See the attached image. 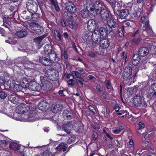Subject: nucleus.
Wrapping results in <instances>:
<instances>
[{"instance_id":"23","label":"nucleus","mask_w":156,"mask_h":156,"mask_svg":"<svg viewBox=\"0 0 156 156\" xmlns=\"http://www.w3.org/2000/svg\"><path fill=\"white\" fill-rule=\"evenodd\" d=\"M93 33L90 31H87L85 32L83 37V39L84 41H90L92 39Z\"/></svg>"},{"instance_id":"34","label":"nucleus","mask_w":156,"mask_h":156,"mask_svg":"<svg viewBox=\"0 0 156 156\" xmlns=\"http://www.w3.org/2000/svg\"><path fill=\"white\" fill-rule=\"evenodd\" d=\"M20 145L14 142H11L10 143L9 147L11 149L15 151L18 150L20 148Z\"/></svg>"},{"instance_id":"18","label":"nucleus","mask_w":156,"mask_h":156,"mask_svg":"<svg viewBox=\"0 0 156 156\" xmlns=\"http://www.w3.org/2000/svg\"><path fill=\"white\" fill-rule=\"evenodd\" d=\"M72 125L70 122H69L63 124L62 128L68 134H70L71 133Z\"/></svg>"},{"instance_id":"15","label":"nucleus","mask_w":156,"mask_h":156,"mask_svg":"<svg viewBox=\"0 0 156 156\" xmlns=\"http://www.w3.org/2000/svg\"><path fill=\"white\" fill-rule=\"evenodd\" d=\"M3 23L2 26L10 30L11 28V25L10 18L8 16H3Z\"/></svg>"},{"instance_id":"42","label":"nucleus","mask_w":156,"mask_h":156,"mask_svg":"<svg viewBox=\"0 0 156 156\" xmlns=\"http://www.w3.org/2000/svg\"><path fill=\"white\" fill-rule=\"evenodd\" d=\"M42 41V38L40 37H35L34 39V41L39 47L41 46V43Z\"/></svg>"},{"instance_id":"40","label":"nucleus","mask_w":156,"mask_h":156,"mask_svg":"<svg viewBox=\"0 0 156 156\" xmlns=\"http://www.w3.org/2000/svg\"><path fill=\"white\" fill-rule=\"evenodd\" d=\"M12 83L11 80H8L6 81L4 83V87L6 89H9L11 88Z\"/></svg>"},{"instance_id":"50","label":"nucleus","mask_w":156,"mask_h":156,"mask_svg":"<svg viewBox=\"0 0 156 156\" xmlns=\"http://www.w3.org/2000/svg\"><path fill=\"white\" fill-rule=\"evenodd\" d=\"M141 33H142V29H138L133 34L132 36L133 37L137 36L139 37V35Z\"/></svg>"},{"instance_id":"3","label":"nucleus","mask_w":156,"mask_h":156,"mask_svg":"<svg viewBox=\"0 0 156 156\" xmlns=\"http://www.w3.org/2000/svg\"><path fill=\"white\" fill-rule=\"evenodd\" d=\"M133 105L135 106L140 107L141 108H146L147 104L141 97L138 95H136L133 99Z\"/></svg>"},{"instance_id":"27","label":"nucleus","mask_w":156,"mask_h":156,"mask_svg":"<svg viewBox=\"0 0 156 156\" xmlns=\"http://www.w3.org/2000/svg\"><path fill=\"white\" fill-rule=\"evenodd\" d=\"M39 61L43 65L46 66H49V63L51 62L48 58L45 57H40L39 59Z\"/></svg>"},{"instance_id":"55","label":"nucleus","mask_w":156,"mask_h":156,"mask_svg":"<svg viewBox=\"0 0 156 156\" xmlns=\"http://www.w3.org/2000/svg\"><path fill=\"white\" fill-rule=\"evenodd\" d=\"M76 70L79 72L80 73H81V75H83L85 73V71L83 68H77L76 69Z\"/></svg>"},{"instance_id":"7","label":"nucleus","mask_w":156,"mask_h":156,"mask_svg":"<svg viewBox=\"0 0 156 156\" xmlns=\"http://www.w3.org/2000/svg\"><path fill=\"white\" fill-rule=\"evenodd\" d=\"M30 109L29 107L25 104H21L17 106L16 109V113L14 114L16 115L17 113L19 114L23 113Z\"/></svg>"},{"instance_id":"29","label":"nucleus","mask_w":156,"mask_h":156,"mask_svg":"<svg viewBox=\"0 0 156 156\" xmlns=\"http://www.w3.org/2000/svg\"><path fill=\"white\" fill-rule=\"evenodd\" d=\"M107 25L109 27V29H112L116 27L117 26V23L115 21L113 20H108L107 21Z\"/></svg>"},{"instance_id":"36","label":"nucleus","mask_w":156,"mask_h":156,"mask_svg":"<svg viewBox=\"0 0 156 156\" xmlns=\"http://www.w3.org/2000/svg\"><path fill=\"white\" fill-rule=\"evenodd\" d=\"M34 31L36 34H41L43 33L44 29L42 26L38 24Z\"/></svg>"},{"instance_id":"46","label":"nucleus","mask_w":156,"mask_h":156,"mask_svg":"<svg viewBox=\"0 0 156 156\" xmlns=\"http://www.w3.org/2000/svg\"><path fill=\"white\" fill-rule=\"evenodd\" d=\"M22 88H23L21 85H16L14 88V90L16 92L21 91Z\"/></svg>"},{"instance_id":"53","label":"nucleus","mask_w":156,"mask_h":156,"mask_svg":"<svg viewBox=\"0 0 156 156\" xmlns=\"http://www.w3.org/2000/svg\"><path fill=\"white\" fill-rule=\"evenodd\" d=\"M51 154V153L48 150L45 151L42 154V155L43 156H50Z\"/></svg>"},{"instance_id":"43","label":"nucleus","mask_w":156,"mask_h":156,"mask_svg":"<svg viewBox=\"0 0 156 156\" xmlns=\"http://www.w3.org/2000/svg\"><path fill=\"white\" fill-rule=\"evenodd\" d=\"M38 25V23L35 22H31L29 23L28 27L30 29L34 31Z\"/></svg>"},{"instance_id":"13","label":"nucleus","mask_w":156,"mask_h":156,"mask_svg":"<svg viewBox=\"0 0 156 156\" xmlns=\"http://www.w3.org/2000/svg\"><path fill=\"white\" fill-rule=\"evenodd\" d=\"M37 113L34 111H30L27 115V118L26 120V121L33 122L35 121L37 119L35 118V116L36 115Z\"/></svg>"},{"instance_id":"5","label":"nucleus","mask_w":156,"mask_h":156,"mask_svg":"<svg viewBox=\"0 0 156 156\" xmlns=\"http://www.w3.org/2000/svg\"><path fill=\"white\" fill-rule=\"evenodd\" d=\"M46 76L50 80L52 81H56L58 78L59 73L54 69H48L45 72Z\"/></svg>"},{"instance_id":"47","label":"nucleus","mask_w":156,"mask_h":156,"mask_svg":"<svg viewBox=\"0 0 156 156\" xmlns=\"http://www.w3.org/2000/svg\"><path fill=\"white\" fill-rule=\"evenodd\" d=\"M120 55L121 56V58H122V62H123L124 61L125 63L126 61L127 58V55L126 54H125V52L124 51H122L120 54Z\"/></svg>"},{"instance_id":"39","label":"nucleus","mask_w":156,"mask_h":156,"mask_svg":"<svg viewBox=\"0 0 156 156\" xmlns=\"http://www.w3.org/2000/svg\"><path fill=\"white\" fill-rule=\"evenodd\" d=\"M141 22L144 24V26H146L149 24V20L147 16H142L141 18Z\"/></svg>"},{"instance_id":"12","label":"nucleus","mask_w":156,"mask_h":156,"mask_svg":"<svg viewBox=\"0 0 156 156\" xmlns=\"http://www.w3.org/2000/svg\"><path fill=\"white\" fill-rule=\"evenodd\" d=\"M15 35L19 38H22L28 35V32L26 29L22 28L17 31Z\"/></svg>"},{"instance_id":"9","label":"nucleus","mask_w":156,"mask_h":156,"mask_svg":"<svg viewBox=\"0 0 156 156\" xmlns=\"http://www.w3.org/2000/svg\"><path fill=\"white\" fill-rule=\"evenodd\" d=\"M38 108L41 111H45L49 108V104L46 100H41L38 105Z\"/></svg>"},{"instance_id":"4","label":"nucleus","mask_w":156,"mask_h":156,"mask_svg":"<svg viewBox=\"0 0 156 156\" xmlns=\"http://www.w3.org/2000/svg\"><path fill=\"white\" fill-rule=\"evenodd\" d=\"M96 31L101 36L103 37L107 36L109 38H111L114 34L113 29H108L107 27H100L99 29Z\"/></svg>"},{"instance_id":"22","label":"nucleus","mask_w":156,"mask_h":156,"mask_svg":"<svg viewBox=\"0 0 156 156\" xmlns=\"http://www.w3.org/2000/svg\"><path fill=\"white\" fill-rule=\"evenodd\" d=\"M63 106L62 105L57 104L52 105L51 108V110L54 113H57L62 110Z\"/></svg>"},{"instance_id":"16","label":"nucleus","mask_w":156,"mask_h":156,"mask_svg":"<svg viewBox=\"0 0 156 156\" xmlns=\"http://www.w3.org/2000/svg\"><path fill=\"white\" fill-rule=\"evenodd\" d=\"M101 36L100 34L96 31H95L94 33H93L92 40L93 42L95 44L99 43L100 41V40L101 39Z\"/></svg>"},{"instance_id":"64","label":"nucleus","mask_w":156,"mask_h":156,"mask_svg":"<svg viewBox=\"0 0 156 156\" xmlns=\"http://www.w3.org/2000/svg\"><path fill=\"white\" fill-rule=\"evenodd\" d=\"M140 12H134L133 13V15L134 17H139L140 16Z\"/></svg>"},{"instance_id":"20","label":"nucleus","mask_w":156,"mask_h":156,"mask_svg":"<svg viewBox=\"0 0 156 156\" xmlns=\"http://www.w3.org/2000/svg\"><path fill=\"white\" fill-rule=\"evenodd\" d=\"M148 94L152 98L156 95V83H154L152 84L150 88Z\"/></svg>"},{"instance_id":"61","label":"nucleus","mask_w":156,"mask_h":156,"mask_svg":"<svg viewBox=\"0 0 156 156\" xmlns=\"http://www.w3.org/2000/svg\"><path fill=\"white\" fill-rule=\"evenodd\" d=\"M73 22L72 21V20L71 19L68 20V24L69 25V27L72 29H73L74 28V27H75V25L74 26L71 25Z\"/></svg>"},{"instance_id":"31","label":"nucleus","mask_w":156,"mask_h":156,"mask_svg":"<svg viewBox=\"0 0 156 156\" xmlns=\"http://www.w3.org/2000/svg\"><path fill=\"white\" fill-rule=\"evenodd\" d=\"M67 146L66 144L62 143L56 147L55 149L57 151L62 150L63 151H66Z\"/></svg>"},{"instance_id":"63","label":"nucleus","mask_w":156,"mask_h":156,"mask_svg":"<svg viewBox=\"0 0 156 156\" xmlns=\"http://www.w3.org/2000/svg\"><path fill=\"white\" fill-rule=\"evenodd\" d=\"M76 82L77 85L79 86L80 87H82L83 86V83L80 80H76Z\"/></svg>"},{"instance_id":"1","label":"nucleus","mask_w":156,"mask_h":156,"mask_svg":"<svg viewBox=\"0 0 156 156\" xmlns=\"http://www.w3.org/2000/svg\"><path fill=\"white\" fill-rule=\"evenodd\" d=\"M103 5V3L99 1H97L93 4L90 1H88L86 4V9L90 10V14L94 17L99 13L100 11L98 12L102 9Z\"/></svg>"},{"instance_id":"21","label":"nucleus","mask_w":156,"mask_h":156,"mask_svg":"<svg viewBox=\"0 0 156 156\" xmlns=\"http://www.w3.org/2000/svg\"><path fill=\"white\" fill-rule=\"evenodd\" d=\"M8 98L9 101L14 104H17L18 103L19 98L14 94H9Z\"/></svg>"},{"instance_id":"59","label":"nucleus","mask_w":156,"mask_h":156,"mask_svg":"<svg viewBox=\"0 0 156 156\" xmlns=\"http://www.w3.org/2000/svg\"><path fill=\"white\" fill-rule=\"evenodd\" d=\"M98 135L95 131H94L93 132L92 139L93 140H96L98 138Z\"/></svg>"},{"instance_id":"17","label":"nucleus","mask_w":156,"mask_h":156,"mask_svg":"<svg viewBox=\"0 0 156 156\" xmlns=\"http://www.w3.org/2000/svg\"><path fill=\"white\" fill-rule=\"evenodd\" d=\"M141 60V57L138 54H134L132 58V63L135 66H138Z\"/></svg>"},{"instance_id":"49","label":"nucleus","mask_w":156,"mask_h":156,"mask_svg":"<svg viewBox=\"0 0 156 156\" xmlns=\"http://www.w3.org/2000/svg\"><path fill=\"white\" fill-rule=\"evenodd\" d=\"M87 27L91 26H95V21L94 20H89L88 22L87 23Z\"/></svg>"},{"instance_id":"11","label":"nucleus","mask_w":156,"mask_h":156,"mask_svg":"<svg viewBox=\"0 0 156 156\" xmlns=\"http://www.w3.org/2000/svg\"><path fill=\"white\" fill-rule=\"evenodd\" d=\"M99 43L100 47L102 49L107 48L110 45L109 40L105 38L101 39Z\"/></svg>"},{"instance_id":"25","label":"nucleus","mask_w":156,"mask_h":156,"mask_svg":"<svg viewBox=\"0 0 156 156\" xmlns=\"http://www.w3.org/2000/svg\"><path fill=\"white\" fill-rule=\"evenodd\" d=\"M44 52L46 56L50 54L54 51L52 50V46L50 44L46 45L44 47Z\"/></svg>"},{"instance_id":"28","label":"nucleus","mask_w":156,"mask_h":156,"mask_svg":"<svg viewBox=\"0 0 156 156\" xmlns=\"http://www.w3.org/2000/svg\"><path fill=\"white\" fill-rule=\"evenodd\" d=\"M33 12L29 11L27 12L25 11H24L23 13L24 19H25L27 21L32 20V14Z\"/></svg>"},{"instance_id":"38","label":"nucleus","mask_w":156,"mask_h":156,"mask_svg":"<svg viewBox=\"0 0 156 156\" xmlns=\"http://www.w3.org/2000/svg\"><path fill=\"white\" fill-rule=\"evenodd\" d=\"M47 56H49V59L50 60L51 62H54L55 61L56 58V55L54 51L53 52H51L50 54L46 55Z\"/></svg>"},{"instance_id":"54","label":"nucleus","mask_w":156,"mask_h":156,"mask_svg":"<svg viewBox=\"0 0 156 156\" xmlns=\"http://www.w3.org/2000/svg\"><path fill=\"white\" fill-rule=\"evenodd\" d=\"M88 107L90 110L93 113L95 114H97V112L96 110V109H95L94 107L92 105H89V106Z\"/></svg>"},{"instance_id":"33","label":"nucleus","mask_w":156,"mask_h":156,"mask_svg":"<svg viewBox=\"0 0 156 156\" xmlns=\"http://www.w3.org/2000/svg\"><path fill=\"white\" fill-rule=\"evenodd\" d=\"M21 85L23 88H26L28 87L29 85V83L27 79L23 77L22 78L20 82Z\"/></svg>"},{"instance_id":"57","label":"nucleus","mask_w":156,"mask_h":156,"mask_svg":"<svg viewBox=\"0 0 156 156\" xmlns=\"http://www.w3.org/2000/svg\"><path fill=\"white\" fill-rule=\"evenodd\" d=\"M133 89L131 88H128L127 90L126 93L128 96V97H130L133 94Z\"/></svg>"},{"instance_id":"44","label":"nucleus","mask_w":156,"mask_h":156,"mask_svg":"<svg viewBox=\"0 0 156 156\" xmlns=\"http://www.w3.org/2000/svg\"><path fill=\"white\" fill-rule=\"evenodd\" d=\"M143 27L145 28V29L144 30L145 32H147V33L149 34H151L153 33L152 29H151L149 24L146 25V26H144Z\"/></svg>"},{"instance_id":"45","label":"nucleus","mask_w":156,"mask_h":156,"mask_svg":"<svg viewBox=\"0 0 156 156\" xmlns=\"http://www.w3.org/2000/svg\"><path fill=\"white\" fill-rule=\"evenodd\" d=\"M32 15V20L36 21L39 18L40 15L35 12H33Z\"/></svg>"},{"instance_id":"6","label":"nucleus","mask_w":156,"mask_h":156,"mask_svg":"<svg viewBox=\"0 0 156 156\" xmlns=\"http://www.w3.org/2000/svg\"><path fill=\"white\" fill-rule=\"evenodd\" d=\"M37 7L36 2L33 0H28L26 4V7L29 11L35 12L37 10Z\"/></svg>"},{"instance_id":"62","label":"nucleus","mask_w":156,"mask_h":156,"mask_svg":"<svg viewBox=\"0 0 156 156\" xmlns=\"http://www.w3.org/2000/svg\"><path fill=\"white\" fill-rule=\"evenodd\" d=\"M23 58H18L17 59H16V63H24V62L23 61Z\"/></svg>"},{"instance_id":"30","label":"nucleus","mask_w":156,"mask_h":156,"mask_svg":"<svg viewBox=\"0 0 156 156\" xmlns=\"http://www.w3.org/2000/svg\"><path fill=\"white\" fill-rule=\"evenodd\" d=\"M115 13H117V12H119L120 9V4L118 2H115L113 4L111 5Z\"/></svg>"},{"instance_id":"24","label":"nucleus","mask_w":156,"mask_h":156,"mask_svg":"<svg viewBox=\"0 0 156 156\" xmlns=\"http://www.w3.org/2000/svg\"><path fill=\"white\" fill-rule=\"evenodd\" d=\"M52 87V83L51 82L48 81H46L45 83L42 84V87L44 90L45 91H48L51 89Z\"/></svg>"},{"instance_id":"56","label":"nucleus","mask_w":156,"mask_h":156,"mask_svg":"<svg viewBox=\"0 0 156 156\" xmlns=\"http://www.w3.org/2000/svg\"><path fill=\"white\" fill-rule=\"evenodd\" d=\"M87 55L92 58H95L97 57V55L94 52L91 51H89L87 53Z\"/></svg>"},{"instance_id":"10","label":"nucleus","mask_w":156,"mask_h":156,"mask_svg":"<svg viewBox=\"0 0 156 156\" xmlns=\"http://www.w3.org/2000/svg\"><path fill=\"white\" fill-rule=\"evenodd\" d=\"M65 5L66 9L69 12L72 13H74L76 12V8L75 5L72 2H66L65 4Z\"/></svg>"},{"instance_id":"32","label":"nucleus","mask_w":156,"mask_h":156,"mask_svg":"<svg viewBox=\"0 0 156 156\" xmlns=\"http://www.w3.org/2000/svg\"><path fill=\"white\" fill-rule=\"evenodd\" d=\"M63 115L64 119H71L73 118V114L67 110L64 111Z\"/></svg>"},{"instance_id":"48","label":"nucleus","mask_w":156,"mask_h":156,"mask_svg":"<svg viewBox=\"0 0 156 156\" xmlns=\"http://www.w3.org/2000/svg\"><path fill=\"white\" fill-rule=\"evenodd\" d=\"M7 96V93L3 91H0V98L2 99H5Z\"/></svg>"},{"instance_id":"58","label":"nucleus","mask_w":156,"mask_h":156,"mask_svg":"<svg viewBox=\"0 0 156 156\" xmlns=\"http://www.w3.org/2000/svg\"><path fill=\"white\" fill-rule=\"evenodd\" d=\"M105 86L108 89V91H109L108 90L110 89L111 87L110 81L109 80H107L105 81Z\"/></svg>"},{"instance_id":"37","label":"nucleus","mask_w":156,"mask_h":156,"mask_svg":"<svg viewBox=\"0 0 156 156\" xmlns=\"http://www.w3.org/2000/svg\"><path fill=\"white\" fill-rule=\"evenodd\" d=\"M87 9V10H83L81 12L82 16L83 18H88L90 17L89 13L90 14V12L89 11L90 10Z\"/></svg>"},{"instance_id":"2","label":"nucleus","mask_w":156,"mask_h":156,"mask_svg":"<svg viewBox=\"0 0 156 156\" xmlns=\"http://www.w3.org/2000/svg\"><path fill=\"white\" fill-rule=\"evenodd\" d=\"M132 68L130 66H127L124 69L121 76L122 80L125 85H129L132 80Z\"/></svg>"},{"instance_id":"26","label":"nucleus","mask_w":156,"mask_h":156,"mask_svg":"<svg viewBox=\"0 0 156 156\" xmlns=\"http://www.w3.org/2000/svg\"><path fill=\"white\" fill-rule=\"evenodd\" d=\"M129 14V10L127 9H124L120 11L119 16L122 19H125Z\"/></svg>"},{"instance_id":"52","label":"nucleus","mask_w":156,"mask_h":156,"mask_svg":"<svg viewBox=\"0 0 156 156\" xmlns=\"http://www.w3.org/2000/svg\"><path fill=\"white\" fill-rule=\"evenodd\" d=\"M95 26L96 27H99V25L101 24V22L102 23V21L99 19H94Z\"/></svg>"},{"instance_id":"51","label":"nucleus","mask_w":156,"mask_h":156,"mask_svg":"<svg viewBox=\"0 0 156 156\" xmlns=\"http://www.w3.org/2000/svg\"><path fill=\"white\" fill-rule=\"evenodd\" d=\"M140 38L139 37L138 38H133L131 40L132 42H133L135 44L138 45L140 43Z\"/></svg>"},{"instance_id":"8","label":"nucleus","mask_w":156,"mask_h":156,"mask_svg":"<svg viewBox=\"0 0 156 156\" xmlns=\"http://www.w3.org/2000/svg\"><path fill=\"white\" fill-rule=\"evenodd\" d=\"M28 88L31 91H39L41 89L42 87L39 84L32 81L29 82Z\"/></svg>"},{"instance_id":"60","label":"nucleus","mask_w":156,"mask_h":156,"mask_svg":"<svg viewBox=\"0 0 156 156\" xmlns=\"http://www.w3.org/2000/svg\"><path fill=\"white\" fill-rule=\"evenodd\" d=\"M73 22L72 21V20L71 19L68 20V24L69 25V27L72 29H73L74 28V27H75V25L74 26L71 25Z\"/></svg>"},{"instance_id":"41","label":"nucleus","mask_w":156,"mask_h":156,"mask_svg":"<svg viewBox=\"0 0 156 156\" xmlns=\"http://www.w3.org/2000/svg\"><path fill=\"white\" fill-rule=\"evenodd\" d=\"M72 74L73 77H75L77 78H80L82 77L81 73H80L79 72L76 70L72 72Z\"/></svg>"},{"instance_id":"19","label":"nucleus","mask_w":156,"mask_h":156,"mask_svg":"<svg viewBox=\"0 0 156 156\" xmlns=\"http://www.w3.org/2000/svg\"><path fill=\"white\" fill-rule=\"evenodd\" d=\"M149 49L146 47H143L140 48L139 50L138 51V54L141 56H145L147 55L149 52Z\"/></svg>"},{"instance_id":"35","label":"nucleus","mask_w":156,"mask_h":156,"mask_svg":"<svg viewBox=\"0 0 156 156\" xmlns=\"http://www.w3.org/2000/svg\"><path fill=\"white\" fill-rule=\"evenodd\" d=\"M54 32L55 39L58 41H62V37L59 31L55 29L54 30Z\"/></svg>"},{"instance_id":"14","label":"nucleus","mask_w":156,"mask_h":156,"mask_svg":"<svg viewBox=\"0 0 156 156\" xmlns=\"http://www.w3.org/2000/svg\"><path fill=\"white\" fill-rule=\"evenodd\" d=\"M100 12L101 16L103 20H107L110 18V12L107 9H103Z\"/></svg>"}]
</instances>
